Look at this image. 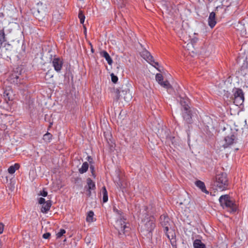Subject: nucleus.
Returning <instances> with one entry per match:
<instances>
[{"instance_id":"obj_3","label":"nucleus","mask_w":248,"mask_h":248,"mask_svg":"<svg viewBox=\"0 0 248 248\" xmlns=\"http://www.w3.org/2000/svg\"><path fill=\"white\" fill-rule=\"evenodd\" d=\"M228 182L226 173H221L216 176L212 184V188L222 191L227 189Z\"/></svg>"},{"instance_id":"obj_44","label":"nucleus","mask_w":248,"mask_h":248,"mask_svg":"<svg viewBox=\"0 0 248 248\" xmlns=\"http://www.w3.org/2000/svg\"><path fill=\"white\" fill-rule=\"evenodd\" d=\"M18 58L19 59H21L20 55H18Z\"/></svg>"},{"instance_id":"obj_9","label":"nucleus","mask_w":248,"mask_h":248,"mask_svg":"<svg viewBox=\"0 0 248 248\" xmlns=\"http://www.w3.org/2000/svg\"><path fill=\"white\" fill-rule=\"evenodd\" d=\"M54 70L58 73H60L63 65V61L59 57L54 58L52 61Z\"/></svg>"},{"instance_id":"obj_12","label":"nucleus","mask_w":248,"mask_h":248,"mask_svg":"<svg viewBox=\"0 0 248 248\" xmlns=\"http://www.w3.org/2000/svg\"><path fill=\"white\" fill-rule=\"evenodd\" d=\"M195 184L202 192L208 194L209 191L206 189L205 184L201 180H197L195 182Z\"/></svg>"},{"instance_id":"obj_32","label":"nucleus","mask_w":248,"mask_h":248,"mask_svg":"<svg viewBox=\"0 0 248 248\" xmlns=\"http://www.w3.org/2000/svg\"><path fill=\"white\" fill-rule=\"evenodd\" d=\"M66 231L64 229H62L60 230V231L57 233V237L58 238H60L62 237L65 233Z\"/></svg>"},{"instance_id":"obj_14","label":"nucleus","mask_w":248,"mask_h":248,"mask_svg":"<svg viewBox=\"0 0 248 248\" xmlns=\"http://www.w3.org/2000/svg\"><path fill=\"white\" fill-rule=\"evenodd\" d=\"M52 203L50 200H48L46 202L43 204L41 208V212L43 213L46 214L50 210Z\"/></svg>"},{"instance_id":"obj_22","label":"nucleus","mask_w":248,"mask_h":248,"mask_svg":"<svg viewBox=\"0 0 248 248\" xmlns=\"http://www.w3.org/2000/svg\"><path fill=\"white\" fill-rule=\"evenodd\" d=\"M89 168V164L87 162H84L80 168L79 169L78 171L80 174H83L86 172Z\"/></svg>"},{"instance_id":"obj_17","label":"nucleus","mask_w":248,"mask_h":248,"mask_svg":"<svg viewBox=\"0 0 248 248\" xmlns=\"http://www.w3.org/2000/svg\"><path fill=\"white\" fill-rule=\"evenodd\" d=\"M194 248H206L205 245L201 240L195 239L193 243Z\"/></svg>"},{"instance_id":"obj_25","label":"nucleus","mask_w":248,"mask_h":248,"mask_svg":"<svg viewBox=\"0 0 248 248\" xmlns=\"http://www.w3.org/2000/svg\"><path fill=\"white\" fill-rule=\"evenodd\" d=\"M102 194H103V202H106L108 201V192L105 186L102 188Z\"/></svg>"},{"instance_id":"obj_21","label":"nucleus","mask_w":248,"mask_h":248,"mask_svg":"<svg viewBox=\"0 0 248 248\" xmlns=\"http://www.w3.org/2000/svg\"><path fill=\"white\" fill-rule=\"evenodd\" d=\"M6 41L5 37L4 29L0 30V48L2 46V45Z\"/></svg>"},{"instance_id":"obj_2","label":"nucleus","mask_w":248,"mask_h":248,"mask_svg":"<svg viewBox=\"0 0 248 248\" xmlns=\"http://www.w3.org/2000/svg\"><path fill=\"white\" fill-rule=\"evenodd\" d=\"M140 216L142 231L145 232L147 237L151 239L153 236V232L155 227V219L153 216H149L146 213H143Z\"/></svg>"},{"instance_id":"obj_26","label":"nucleus","mask_w":248,"mask_h":248,"mask_svg":"<svg viewBox=\"0 0 248 248\" xmlns=\"http://www.w3.org/2000/svg\"><path fill=\"white\" fill-rule=\"evenodd\" d=\"M52 139V135L49 133L47 132L43 136V140L46 142H50Z\"/></svg>"},{"instance_id":"obj_10","label":"nucleus","mask_w":248,"mask_h":248,"mask_svg":"<svg viewBox=\"0 0 248 248\" xmlns=\"http://www.w3.org/2000/svg\"><path fill=\"white\" fill-rule=\"evenodd\" d=\"M116 93L117 99L123 97L126 101L128 102L132 98V96L129 93V92L124 91H122V92H121L119 90L117 89Z\"/></svg>"},{"instance_id":"obj_36","label":"nucleus","mask_w":248,"mask_h":248,"mask_svg":"<svg viewBox=\"0 0 248 248\" xmlns=\"http://www.w3.org/2000/svg\"><path fill=\"white\" fill-rule=\"evenodd\" d=\"M90 169L91 170V172L92 173V175L94 177H95V174L94 173V167L93 165H91L90 166Z\"/></svg>"},{"instance_id":"obj_16","label":"nucleus","mask_w":248,"mask_h":248,"mask_svg":"<svg viewBox=\"0 0 248 248\" xmlns=\"http://www.w3.org/2000/svg\"><path fill=\"white\" fill-rule=\"evenodd\" d=\"M12 82L14 83L15 84L18 85V84H21L22 83V82H21V79H22V78L20 77L19 75H18L17 74H13L11 76Z\"/></svg>"},{"instance_id":"obj_33","label":"nucleus","mask_w":248,"mask_h":248,"mask_svg":"<svg viewBox=\"0 0 248 248\" xmlns=\"http://www.w3.org/2000/svg\"><path fill=\"white\" fill-rule=\"evenodd\" d=\"M46 200L44 198H40L38 199V203L40 204H43L46 202Z\"/></svg>"},{"instance_id":"obj_4","label":"nucleus","mask_w":248,"mask_h":248,"mask_svg":"<svg viewBox=\"0 0 248 248\" xmlns=\"http://www.w3.org/2000/svg\"><path fill=\"white\" fill-rule=\"evenodd\" d=\"M219 202L223 209H226L231 213L235 212L237 206L235 203L231 199L229 195H221L219 198Z\"/></svg>"},{"instance_id":"obj_6","label":"nucleus","mask_w":248,"mask_h":248,"mask_svg":"<svg viewBox=\"0 0 248 248\" xmlns=\"http://www.w3.org/2000/svg\"><path fill=\"white\" fill-rule=\"evenodd\" d=\"M142 55L144 59H145L149 63L155 67L158 71H160V70L157 67V66L159 65V63L157 62H155L154 57L151 55L149 51L147 50L143 51Z\"/></svg>"},{"instance_id":"obj_19","label":"nucleus","mask_w":248,"mask_h":248,"mask_svg":"<svg viewBox=\"0 0 248 248\" xmlns=\"http://www.w3.org/2000/svg\"><path fill=\"white\" fill-rule=\"evenodd\" d=\"M20 167V165L18 163H16L14 165L10 166L8 169V171L10 174H13L16 170H18Z\"/></svg>"},{"instance_id":"obj_5","label":"nucleus","mask_w":248,"mask_h":248,"mask_svg":"<svg viewBox=\"0 0 248 248\" xmlns=\"http://www.w3.org/2000/svg\"><path fill=\"white\" fill-rule=\"evenodd\" d=\"M230 130L231 131L230 134L224 138L225 143L223 145V147L224 148H227L230 145L233 144L237 139L236 132H232V128H230Z\"/></svg>"},{"instance_id":"obj_24","label":"nucleus","mask_w":248,"mask_h":248,"mask_svg":"<svg viewBox=\"0 0 248 248\" xmlns=\"http://www.w3.org/2000/svg\"><path fill=\"white\" fill-rule=\"evenodd\" d=\"M234 97L244 98V93L242 89H236L234 93Z\"/></svg>"},{"instance_id":"obj_8","label":"nucleus","mask_w":248,"mask_h":248,"mask_svg":"<svg viewBox=\"0 0 248 248\" xmlns=\"http://www.w3.org/2000/svg\"><path fill=\"white\" fill-rule=\"evenodd\" d=\"M160 223L164 228V231H169L170 226V218L167 215L163 214L160 216Z\"/></svg>"},{"instance_id":"obj_39","label":"nucleus","mask_w":248,"mask_h":248,"mask_svg":"<svg viewBox=\"0 0 248 248\" xmlns=\"http://www.w3.org/2000/svg\"><path fill=\"white\" fill-rule=\"evenodd\" d=\"M87 160L90 163H91L93 161V158L90 156H88Z\"/></svg>"},{"instance_id":"obj_7","label":"nucleus","mask_w":248,"mask_h":248,"mask_svg":"<svg viewBox=\"0 0 248 248\" xmlns=\"http://www.w3.org/2000/svg\"><path fill=\"white\" fill-rule=\"evenodd\" d=\"M183 117L184 120L188 124H191L192 122L191 112L189 109V106L185 105L184 107V111L183 112Z\"/></svg>"},{"instance_id":"obj_20","label":"nucleus","mask_w":248,"mask_h":248,"mask_svg":"<svg viewBox=\"0 0 248 248\" xmlns=\"http://www.w3.org/2000/svg\"><path fill=\"white\" fill-rule=\"evenodd\" d=\"M12 91L10 90H6L3 92V97L6 101L12 100L11 97Z\"/></svg>"},{"instance_id":"obj_40","label":"nucleus","mask_w":248,"mask_h":248,"mask_svg":"<svg viewBox=\"0 0 248 248\" xmlns=\"http://www.w3.org/2000/svg\"><path fill=\"white\" fill-rule=\"evenodd\" d=\"M92 189H87V195L89 196V197H90L91 196V194H92Z\"/></svg>"},{"instance_id":"obj_38","label":"nucleus","mask_w":248,"mask_h":248,"mask_svg":"<svg viewBox=\"0 0 248 248\" xmlns=\"http://www.w3.org/2000/svg\"><path fill=\"white\" fill-rule=\"evenodd\" d=\"M21 49L22 50V52L21 53V54H22L23 53V55H24L25 54V49H26V46H25V44H23L22 45Z\"/></svg>"},{"instance_id":"obj_11","label":"nucleus","mask_w":248,"mask_h":248,"mask_svg":"<svg viewBox=\"0 0 248 248\" xmlns=\"http://www.w3.org/2000/svg\"><path fill=\"white\" fill-rule=\"evenodd\" d=\"M208 25L211 28H214L217 24L216 19V14L214 12H211L208 19Z\"/></svg>"},{"instance_id":"obj_18","label":"nucleus","mask_w":248,"mask_h":248,"mask_svg":"<svg viewBox=\"0 0 248 248\" xmlns=\"http://www.w3.org/2000/svg\"><path fill=\"white\" fill-rule=\"evenodd\" d=\"M94 213L93 211H90L87 213L86 220L87 222L91 223L95 221L94 219Z\"/></svg>"},{"instance_id":"obj_31","label":"nucleus","mask_w":248,"mask_h":248,"mask_svg":"<svg viewBox=\"0 0 248 248\" xmlns=\"http://www.w3.org/2000/svg\"><path fill=\"white\" fill-rule=\"evenodd\" d=\"M110 76L112 82L116 83L118 80V77L113 73L111 74Z\"/></svg>"},{"instance_id":"obj_28","label":"nucleus","mask_w":248,"mask_h":248,"mask_svg":"<svg viewBox=\"0 0 248 248\" xmlns=\"http://www.w3.org/2000/svg\"><path fill=\"white\" fill-rule=\"evenodd\" d=\"M78 18L80 20V22L81 24H83L84 22L85 16L82 12V11H80L78 13Z\"/></svg>"},{"instance_id":"obj_30","label":"nucleus","mask_w":248,"mask_h":248,"mask_svg":"<svg viewBox=\"0 0 248 248\" xmlns=\"http://www.w3.org/2000/svg\"><path fill=\"white\" fill-rule=\"evenodd\" d=\"M159 84L161 85L163 87H165V88H166L167 89H169V88H170V86H171L170 84V83L167 80L165 81H163Z\"/></svg>"},{"instance_id":"obj_23","label":"nucleus","mask_w":248,"mask_h":248,"mask_svg":"<svg viewBox=\"0 0 248 248\" xmlns=\"http://www.w3.org/2000/svg\"><path fill=\"white\" fill-rule=\"evenodd\" d=\"M87 183L88 185V189L94 190L95 188V183L90 178H87Z\"/></svg>"},{"instance_id":"obj_34","label":"nucleus","mask_w":248,"mask_h":248,"mask_svg":"<svg viewBox=\"0 0 248 248\" xmlns=\"http://www.w3.org/2000/svg\"><path fill=\"white\" fill-rule=\"evenodd\" d=\"M39 195L44 197H46L47 195V192L45 190H43L40 191Z\"/></svg>"},{"instance_id":"obj_1","label":"nucleus","mask_w":248,"mask_h":248,"mask_svg":"<svg viewBox=\"0 0 248 248\" xmlns=\"http://www.w3.org/2000/svg\"><path fill=\"white\" fill-rule=\"evenodd\" d=\"M114 211L120 215L119 218L117 220L114 225L115 228L118 231L120 237L128 235L131 231L130 223L126 222V218L122 215L123 212L121 211L116 208H114Z\"/></svg>"},{"instance_id":"obj_15","label":"nucleus","mask_w":248,"mask_h":248,"mask_svg":"<svg viewBox=\"0 0 248 248\" xmlns=\"http://www.w3.org/2000/svg\"><path fill=\"white\" fill-rule=\"evenodd\" d=\"M101 55L106 59L108 65H112L113 63L112 59L110 57L109 54L106 51L104 50L102 51L101 52Z\"/></svg>"},{"instance_id":"obj_35","label":"nucleus","mask_w":248,"mask_h":248,"mask_svg":"<svg viewBox=\"0 0 248 248\" xmlns=\"http://www.w3.org/2000/svg\"><path fill=\"white\" fill-rule=\"evenodd\" d=\"M50 236V233L49 232H46L43 234V238L44 239H48Z\"/></svg>"},{"instance_id":"obj_13","label":"nucleus","mask_w":248,"mask_h":248,"mask_svg":"<svg viewBox=\"0 0 248 248\" xmlns=\"http://www.w3.org/2000/svg\"><path fill=\"white\" fill-rule=\"evenodd\" d=\"M164 232L167 238L170 240L171 245H173V242H172V240L175 239V232L170 227H169V231H164Z\"/></svg>"},{"instance_id":"obj_42","label":"nucleus","mask_w":248,"mask_h":248,"mask_svg":"<svg viewBox=\"0 0 248 248\" xmlns=\"http://www.w3.org/2000/svg\"><path fill=\"white\" fill-rule=\"evenodd\" d=\"M37 13L39 14V13H42V11H40V10H39V9H38V10H37Z\"/></svg>"},{"instance_id":"obj_43","label":"nucleus","mask_w":248,"mask_h":248,"mask_svg":"<svg viewBox=\"0 0 248 248\" xmlns=\"http://www.w3.org/2000/svg\"><path fill=\"white\" fill-rule=\"evenodd\" d=\"M118 185L121 188V186L122 185L121 184L120 185V184H119V183H118Z\"/></svg>"},{"instance_id":"obj_41","label":"nucleus","mask_w":248,"mask_h":248,"mask_svg":"<svg viewBox=\"0 0 248 248\" xmlns=\"http://www.w3.org/2000/svg\"><path fill=\"white\" fill-rule=\"evenodd\" d=\"M90 45H91V46H92L91 51H92V53H93V52H94V50H93V47H92V44H91V43H90Z\"/></svg>"},{"instance_id":"obj_37","label":"nucleus","mask_w":248,"mask_h":248,"mask_svg":"<svg viewBox=\"0 0 248 248\" xmlns=\"http://www.w3.org/2000/svg\"><path fill=\"white\" fill-rule=\"evenodd\" d=\"M4 230V225L2 223L0 222V234H1Z\"/></svg>"},{"instance_id":"obj_29","label":"nucleus","mask_w":248,"mask_h":248,"mask_svg":"<svg viewBox=\"0 0 248 248\" xmlns=\"http://www.w3.org/2000/svg\"><path fill=\"white\" fill-rule=\"evenodd\" d=\"M155 79L159 84L161 83L163 81V77L162 74L158 73L155 75Z\"/></svg>"},{"instance_id":"obj_27","label":"nucleus","mask_w":248,"mask_h":248,"mask_svg":"<svg viewBox=\"0 0 248 248\" xmlns=\"http://www.w3.org/2000/svg\"><path fill=\"white\" fill-rule=\"evenodd\" d=\"M244 101V98L234 97V103L235 105L238 106L243 104Z\"/></svg>"}]
</instances>
